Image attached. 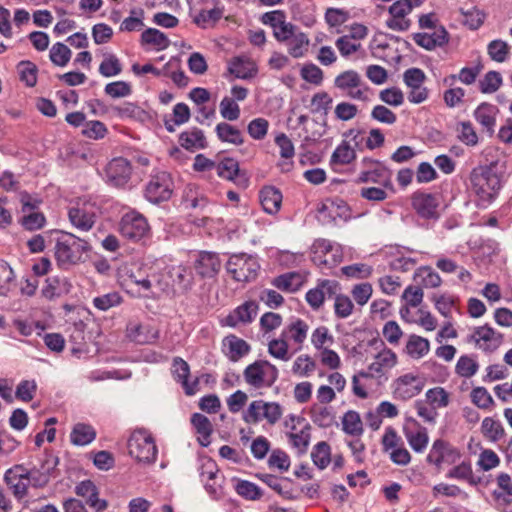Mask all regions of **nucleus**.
<instances>
[{"label": "nucleus", "instance_id": "53", "mask_svg": "<svg viewBox=\"0 0 512 512\" xmlns=\"http://www.w3.org/2000/svg\"><path fill=\"white\" fill-rule=\"evenodd\" d=\"M269 123L264 118L253 119L247 127L249 135L255 140L263 139L268 131Z\"/></svg>", "mask_w": 512, "mask_h": 512}, {"label": "nucleus", "instance_id": "27", "mask_svg": "<svg viewBox=\"0 0 512 512\" xmlns=\"http://www.w3.org/2000/svg\"><path fill=\"white\" fill-rule=\"evenodd\" d=\"M361 84V76L355 70L344 71L334 80L335 87L343 91H350L352 89L359 88Z\"/></svg>", "mask_w": 512, "mask_h": 512}, {"label": "nucleus", "instance_id": "22", "mask_svg": "<svg viewBox=\"0 0 512 512\" xmlns=\"http://www.w3.org/2000/svg\"><path fill=\"white\" fill-rule=\"evenodd\" d=\"M498 489L493 491L494 499L501 505H510L512 503V480L506 473H501L497 477Z\"/></svg>", "mask_w": 512, "mask_h": 512}, {"label": "nucleus", "instance_id": "52", "mask_svg": "<svg viewBox=\"0 0 512 512\" xmlns=\"http://www.w3.org/2000/svg\"><path fill=\"white\" fill-rule=\"evenodd\" d=\"M268 352L270 355L283 361H288V343L284 339H273L268 344Z\"/></svg>", "mask_w": 512, "mask_h": 512}, {"label": "nucleus", "instance_id": "3", "mask_svg": "<svg viewBox=\"0 0 512 512\" xmlns=\"http://www.w3.org/2000/svg\"><path fill=\"white\" fill-rule=\"evenodd\" d=\"M225 268L235 281L247 283L257 278L260 264L253 255L236 253L230 255Z\"/></svg>", "mask_w": 512, "mask_h": 512}, {"label": "nucleus", "instance_id": "59", "mask_svg": "<svg viewBox=\"0 0 512 512\" xmlns=\"http://www.w3.org/2000/svg\"><path fill=\"white\" fill-rule=\"evenodd\" d=\"M268 465L269 467H277L281 471H287L290 467V458L283 450L275 449L268 459Z\"/></svg>", "mask_w": 512, "mask_h": 512}, {"label": "nucleus", "instance_id": "58", "mask_svg": "<svg viewBox=\"0 0 512 512\" xmlns=\"http://www.w3.org/2000/svg\"><path fill=\"white\" fill-rule=\"evenodd\" d=\"M409 445L415 452H422L428 444V435L425 428L417 433H406Z\"/></svg>", "mask_w": 512, "mask_h": 512}, {"label": "nucleus", "instance_id": "28", "mask_svg": "<svg viewBox=\"0 0 512 512\" xmlns=\"http://www.w3.org/2000/svg\"><path fill=\"white\" fill-rule=\"evenodd\" d=\"M430 343L426 338L411 335L406 344V352L412 358L419 359L429 352Z\"/></svg>", "mask_w": 512, "mask_h": 512}, {"label": "nucleus", "instance_id": "10", "mask_svg": "<svg viewBox=\"0 0 512 512\" xmlns=\"http://www.w3.org/2000/svg\"><path fill=\"white\" fill-rule=\"evenodd\" d=\"M148 231L147 220L142 215L126 214L120 222V232L134 241L140 240Z\"/></svg>", "mask_w": 512, "mask_h": 512}, {"label": "nucleus", "instance_id": "11", "mask_svg": "<svg viewBox=\"0 0 512 512\" xmlns=\"http://www.w3.org/2000/svg\"><path fill=\"white\" fill-rule=\"evenodd\" d=\"M221 262L218 254L202 251L195 262V270L202 278L214 277L220 270Z\"/></svg>", "mask_w": 512, "mask_h": 512}, {"label": "nucleus", "instance_id": "43", "mask_svg": "<svg viewBox=\"0 0 512 512\" xmlns=\"http://www.w3.org/2000/svg\"><path fill=\"white\" fill-rule=\"evenodd\" d=\"M108 130L105 124L98 120H92L85 123L82 134L90 139L98 140L105 137Z\"/></svg>", "mask_w": 512, "mask_h": 512}, {"label": "nucleus", "instance_id": "25", "mask_svg": "<svg viewBox=\"0 0 512 512\" xmlns=\"http://www.w3.org/2000/svg\"><path fill=\"white\" fill-rule=\"evenodd\" d=\"M255 476L259 480H261L263 483H265L268 487L273 489L281 497L288 499V500H295L298 498L297 495L293 494L292 490L286 489L281 484V479L279 477L272 475V474H265V473H257Z\"/></svg>", "mask_w": 512, "mask_h": 512}, {"label": "nucleus", "instance_id": "48", "mask_svg": "<svg viewBox=\"0 0 512 512\" xmlns=\"http://www.w3.org/2000/svg\"><path fill=\"white\" fill-rule=\"evenodd\" d=\"M353 303L346 295H336L334 303V311L337 318L343 319L351 315L353 311Z\"/></svg>", "mask_w": 512, "mask_h": 512}, {"label": "nucleus", "instance_id": "7", "mask_svg": "<svg viewBox=\"0 0 512 512\" xmlns=\"http://www.w3.org/2000/svg\"><path fill=\"white\" fill-rule=\"evenodd\" d=\"M107 183L113 187H124L130 180L132 167L130 162L118 157L112 159L105 169Z\"/></svg>", "mask_w": 512, "mask_h": 512}, {"label": "nucleus", "instance_id": "15", "mask_svg": "<svg viewBox=\"0 0 512 512\" xmlns=\"http://www.w3.org/2000/svg\"><path fill=\"white\" fill-rule=\"evenodd\" d=\"M217 174L227 180L233 181L239 179V183L246 185L248 178L245 172L239 168V163L233 158H224L216 165Z\"/></svg>", "mask_w": 512, "mask_h": 512}, {"label": "nucleus", "instance_id": "26", "mask_svg": "<svg viewBox=\"0 0 512 512\" xmlns=\"http://www.w3.org/2000/svg\"><path fill=\"white\" fill-rule=\"evenodd\" d=\"M342 430L351 436H360L363 433V424L358 412L347 411L342 418Z\"/></svg>", "mask_w": 512, "mask_h": 512}, {"label": "nucleus", "instance_id": "45", "mask_svg": "<svg viewBox=\"0 0 512 512\" xmlns=\"http://www.w3.org/2000/svg\"><path fill=\"white\" fill-rule=\"evenodd\" d=\"M482 430L491 441H497L504 435V429L499 421L492 418H485L482 421Z\"/></svg>", "mask_w": 512, "mask_h": 512}, {"label": "nucleus", "instance_id": "13", "mask_svg": "<svg viewBox=\"0 0 512 512\" xmlns=\"http://www.w3.org/2000/svg\"><path fill=\"white\" fill-rule=\"evenodd\" d=\"M282 193L274 186H265L259 192L263 210L271 215L278 213L282 204Z\"/></svg>", "mask_w": 512, "mask_h": 512}, {"label": "nucleus", "instance_id": "57", "mask_svg": "<svg viewBox=\"0 0 512 512\" xmlns=\"http://www.w3.org/2000/svg\"><path fill=\"white\" fill-rule=\"evenodd\" d=\"M14 279L15 273L11 266L5 260L0 259V288L3 290L2 294L10 290V285Z\"/></svg>", "mask_w": 512, "mask_h": 512}, {"label": "nucleus", "instance_id": "55", "mask_svg": "<svg viewBox=\"0 0 512 512\" xmlns=\"http://www.w3.org/2000/svg\"><path fill=\"white\" fill-rule=\"evenodd\" d=\"M301 77L314 85H320L323 81V71L315 64H306L301 69Z\"/></svg>", "mask_w": 512, "mask_h": 512}, {"label": "nucleus", "instance_id": "61", "mask_svg": "<svg viewBox=\"0 0 512 512\" xmlns=\"http://www.w3.org/2000/svg\"><path fill=\"white\" fill-rule=\"evenodd\" d=\"M111 111L115 113L118 117H128V118H139L143 113L136 104L131 102H126L122 106H112Z\"/></svg>", "mask_w": 512, "mask_h": 512}, {"label": "nucleus", "instance_id": "46", "mask_svg": "<svg viewBox=\"0 0 512 512\" xmlns=\"http://www.w3.org/2000/svg\"><path fill=\"white\" fill-rule=\"evenodd\" d=\"M221 116L229 121H235L240 117V108L234 99L224 97L220 102Z\"/></svg>", "mask_w": 512, "mask_h": 512}, {"label": "nucleus", "instance_id": "18", "mask_svg": "<svg viewBox=\"0 0 512 512\" xmlns=\"http://www.w3.org/2000/svg\"><path fill=\"white\" fill-rule=\"evenodd\" d=\"M71 284L67 278L59 276L48 277L46 279V286L42 289V295L52 300L55 297H59L63 293L70 291Z\"/></svg>", "mask_w": 512, "mask_h": 512}, {"label": "nucleus", "instance_id": "40", "mask_svg": "<svg viewBox=\"0 0 512 512\" xmlns=\"http://www.w3.org/2000/svg\"><path fill=\"white\" fill-rule=\"evenodd\" d=\"M72 52L63 43L57 42L50 49V60L56 66L64 67L70 61Z\"/></svg>", "mask_w": 512, "mask_h": 512}, {"label": "nucleus", "instance_id": "14", "mask_svg": "<svg viewBox=\"0 0 512 512\" xmlns=\"http://www.w3.org/2000/svg\"><path fill=\"white\" fill-rule=\"evenodd\" d=\"M257 309L258 305L254 301H247L226 317V324L236 327L239 322L250 323L256 316Z\"/></svg>", "mask_w": 512, "mask_h": 512}, {"label": "nucleus", "instance_id": "39", "mask_svg": "<svg viewBox=\"0 0 512 512\" xmlns=\"http://www.w3.org/2000/svg\"><path fill=\"white\" fill-rule=\"evenodd\" d=\"M21 226L27 231H35L44 227L46 218L42 212L31 211L24 213V216L19 220Z\"/></svg>", "mask_w": 512, "mask_h": 512}, {"label": "nucleus", "instance_id": "41", "mask_svg": "<svg viewBox=\"0 0 512 512\" xmlns=\"http://www.w3.org/2000/svg\"><path fill=\"white\" fill-rule=\"evenodd\" d=\"M223 16V8L214 7L211 10H201L194 18V23L202 28H206L207 25H214Z\"/></svg>", "mask_w": 512, "mask_h": 512}, {"label": "nucleus", "instance_id": "44", "mask_svg": "<svg viewBox=\"0 0 512 512\" xmlns=\"http://www.w3.org/2000/svg\"><path fill=\"white\" fill-rule=\"evenodd\" d=\"M104 91L112 98H123L131 95L132 88L128 82L116 81L106 84Z\"/></svg>", "mask_w": 512, "mask_h": 512}, {"label": "nucleus", "instance_id": "2", "mask_svg": "<svg viewBox=\"0 0 512 512\" xmlns=\"http://www.w3.org/2000/svg\"><path fill=\"white\" fill-rule=\"evenodd\" d=\"M486 162L485 169L482 168V180L485 181L482 183V202L491 203L501 188L506 172V161L500 154L489 160L486 154Z\"/></svg>", "mask_w": 512, "mask_h": 512}, {"label": "nucleus", "instance_id": "50", "mask_svg": "<svg viewBox=\"0 0 512 512\" xmlns=\"http://www.w3.org/2000/svg\"><path fill=\"white\" fill-rule=\"evenodd\" d=\"M478 363L468 356H461L456 364V373L462 377L469 378L478 371Z\"/></svg>", "mask_w": 512, "mask_h": 512}, {"label": "nucleus", "instance_id": "42", "mask_svg": "<svg viewBox=\"0 0 512 512\" xmlns=\"http://www.w3.org/2000/svg\"><path fill=\"white\" fill-rule=\"evenodd\" d=\"M289 53L294 58H299L304 55V51L306 50V47L309 45V39L304 33H298L294 34L292 38L289 39Z\"/></svg>", "mask_w": 512, "mask_h": 512}, {"label": "nucleus", "instance_id": "23", "mask_svg": "<svg viewBox=\"0 0 512 512\" xmlns=\"http://www.w3.org/2000/svg\"><path fill=\"white\" fill-rule=\"evenodd\" d=\"M224 345H227L229 348L228 357L232 362H237L250 352V345L235 335L225 337Z\"/></svg>", "mask_w": 512, "mask_h": 512}, {"label": "nucleus", "instance_id": "33", "mask_svg": "<svg viewBox=\"0 0 512 512\" xmlns=\"http://www.w3.org/2000/svg\"><path fill=\"white\" fill-rule=\"evenodd\" d=\"M311 458L319 469H325L331 461V449L329 444L325 441L317 443L311 452Z\"/></svg>", "mask_w": 512, "mask_h": 512}, {"label": "nucleus", "instance_id": "30", "mask_svg": "<svg viewBox=\"0 0 512 512\" xmlns=\"http://www.w3.org/2000/svg\"><path fill=\"white\" fill-rule=\"evenodd\" d=\"M272 285L282 291L294 292L301 285L300 274L297 272H288L275 277Z\"/></svg>", "mask_w": 512, "mask_h": 512}, {"label": "nucleus", "instance_id": "49", "mask_svg": "<svg viewBox=\"0 0 512 512\" xmlns=\"http://www.w3.org/2000/svg\"><path fill=\"white\" fill-rule=\"evenodd\" d=\"M264 401L256 400L250 403L248 409L243 414V420L246 423H258L263 417Z\"/></svg>", "mask_w": 512, "mask_h": 512}, {"label": "nucleus", "instance_id": "38", "mask_svg": "<svg viewBox=\"0 0 512 512\" xmlns=\"http://www.w3.org/2000/svg\"><path fill=\"white\" fill-rule=\"evenodd\" d=\"M122 72L120 60L114 54H105L99 65V73L104 77H113Z\"/></svg>", "mask_w": 512, "mask_h": 512}, {"label": "nucleus", "instance_id": "31", "mask_svg": "<svg viewBox=\"0 0 512 512\" xmlns=\"http://www.w3.org/2000/svg\"><path fill=\"white\" fill-rule=\"evenodd\" d=\"M487 54L492 61L503 63L509 57L510 46L501 39L493 40L487 45Z\"/></svg>", "mask_w": 512, "mask_h": 512}, {"label": "nucleus", "instance_id": "37", "mask_svg": "<svg viewBox=\"0 0 512 512\" xmlns=\"http://www.w3.org/2000/svg\"><path fill=\"white\" fill-rule=\"evenodd\" d=\"M141 42L143 44H151L158 49H166L170 45V41L167 36L155 28H148L141 34Z\"/></svg>", "mask_w": 512, "mask_h": 512}, {"label": "nucleus", "instance_id": "32", "mask_svg": "<svg viewBox=\"0 0 512 512\" xmlns=\"http://www.w3.org/2000/svg\"><path fill=\"white\" fill-rule=\"evenodd\" d=\"M312 421L321 428H328L333 425L335 417L331 408L313 405L310 408Z\"/></svg>", "mask_w": 512, "mask_h": 512}, {"label": "nucleus", "instance_id": "34", "mask_svg": "<svg viewBox=\"0 0 512 512\" xmlns=\"http://www.w3.org/2000/svg\"><path fill=\"white\" fill-rule=\"evenodd\" d=\"M17 70L20 80L26 86L34 87L36 85L38 68L33 62L29 60L20 61L17 65Z\"/></svg>", "mask_w": 512, "mask_h": 512}, {"label": "nucleus", "instance_id": "21", "mask_svg": "<svg viewBox=\"0 0 512 512\" xmlns=\"http://www.w3.org/2000/svg\"><path fill=\"white\" fill-rule=\"evenodd\" d=\"M96 438L95 429L85 423H77L74 425L70 434L72 444L76 446H85L90 444Z\"/></svg>", "mask_w": 512, "mask_h": 512}, {"label": "nucleus", "instance_id": "64", "mask_svg": "<svg viewBox=\"0 0 512 512\" xmlns=\"http://www.w3.org/2000/svg\"><path fill=\"white\" fill-rule=\"evenodd\" d=\"M335 45L343 57L350 56L352 53L358 51L361 47L360 43L352 41V39L347 35L339 37L336 40Z\"/></svg>", "mask_w": 512, "mask_h": 512}, {"label": "nucleus", "instance_id": "60", "mask_svg": "<svg viewBox=\"0 0 512 512\" xmlns=\"http://www.w3.org/2000/svg\"><path fill=\"white\" fill-rule=\"evenodd\" d=\"M379 98L388 105L400 106L404 102V95L399 88L392 87L380 92Z\"/></svg>", "mask_w": 512, "mask_h": 512}, {"label": "nucleus", "instance_id": "4", "mask_svg": "<svg viewBox=\"0 0 512 512\" xmlns=\"http://www.w3.org/2000/svg\"><path fill=\"white\" fill-rule=\"evenodd\" d=\"M130 456L138 462L153 463L157 456V447L151 435L145 431L134 432L128 440Z\"/></svg>", "mask_w": 512, "mask_h": 512}, {"label": "nucleus", "instance_id": "20", "mask_svg": "<svg viewBox=\"0 0 512 512\" xmlns=\"http://www.w3.org/2000/svg\"><path fill=\"white\" fill-rule=\"evenodd\" d=\"M68 216L72 225L82 231L90 230L95 223L94 213H89L84 208L73 207Z\"/></svg>", "mask_w": 512, "mask_h": 512}, {"label": "nucleus", "instance_id": "5", "mask_svg": "<svg viewBox=\"0 0 512 512\" xmlns=\"http://www.w3.org/2000/svg\"><path fill=\"white\" fill-rule=\"evenodd\" d=\"M371 164L369 169L363 170L358 176V183L373 182L381 184L384 188L393 190V183L391 180L392 171L387 168L382 162L371 158H364L362 165Z\"/></svg>", "mask_w": 512, "mask_h": 512}, {"label": "nucleus", "instance_id": "56", "mask_svg": "<svg viewBox=\"0 0 512 512\" xmlns=\"http://www.w3.org/2000/svg\"><path fill=\"white\" fill-rule=\"evenodd\" d=\"M502 85V76L497 71H489L482 79V93H493Z\"/></svg>", "mask_w": 512, "mask_h": 512}, {"label": "nucleus", "instance_id": "6", "mask_svg": "<svg viewBox=\"0 0 512 512\" xmlns=\"http://www.w3.org/2000/svg\"><path fill=\"white\" fill-rule=\"evenodd\" d=\"M172 180L166 172H160L152 176L146 185L145 198L153 203L159 204L168 201L172 195Z\"/></svg>", "mask_w": 512, "mask_h": 512}, {"label": "nucleus", "instance_id": "12", "mask_svg": "<svg viewBox=\"0 0 512 512\" xmlns=\"http://www.w3.org/2000/svg\"><path fill=\"white\" fill-rule=\"evenodd\" d=\"M413 40L417 45L426 49L433 50L436 47H442L449 41L448 32L444 27H440L433 34L428 33H414Z\"/></svg>", "mask_w": 512, "mask_h": 512}, {"label": "nucleus", "instance_id": "47", "mask_svg": "<svg viewBox=\"0 0 512 512\" xmlns=\"http://www.w3.org/2000/svg\"><path fill=\"white\" fill-rule=\"evenodd\" d=\"M349 12L340 9L330 7L325 12V21L330 27H338L345 23L349 19Z\"/></svg>", "mask_w": 512, "mask_h": 512}, {"label": "nucleus", "instance_id": "17", "mask_svg": "<svg viewBox=\"0 0 512 512\" xmlns=\"http://www.w3.org/2000/svg\"><path fill=\"white\" fill-rule=\"evenodd\" d=\"M179 143L181 147L189 151L203 149L207 145L204 133L199 128H193L191 131L182 132L179 135Z\"/></svg>", "mask_w": 512, "mask_h": 512}, {"label": "nucleus", "instance_id": "62", "mask_svg": "<svg viewBox=\"0 0 512 512\" xmlns=\"http://www.w3.org/2000/svg\"><path fill=\"white\" fill-rule=\"evenodd\" d=\"M310 424H306L299 433H290L289 438L293 446L297 447L300 451L305 452L310 441Z\"/></svg>", "mask_w": 512, "mask_h": 512}, {"label": "nucleus", "instance_id": "29", "mask_svg": "<svg viewBox=\"0 0 512 512\" xmlns=\"http://www.w3.org/2000/svg\"><path fill=\"white\" fill-rule=\"evenodd\" d=\"M356 158L355 150L343 141L332 153L330 164L333 165H347Z\"/></svg>", "mask_w": 512, "mask_h": 512}, {"label": "nucleus", "instance_id": "8", "mask_svg": "<svg viewBox=\"0 0 512 512\" xmlns=\"http://www.w3.org/2000/svg\"><path fill=\"white\" fill-rule=\"evenodd\" d=\"M411 205L421 218L434 220L439 218L437 211L439 201L434 194L414 192L411 196Z\"/></svg>", "mask_w": 512, "mask_h": 512}, {"label": "nucleus", "instance_id": "35", "mask_svg": "<svg viewBox=\"0 0 512 512\" xmlns=\"http://www.w3.org/2000/svg\"><path fill=\"white\" fill-rule=\"evenodd\" d=\"M235 491L246 500H259L263 496V491L253 482L247 480H237Z\"/></svg>", "mask_w": 512, "mask_h": 512}, {"label": "nucleus", "instance_id": "63", "mask_svg": "<svg viewBox=\"0 0 512 512\" xmlns=\"http://www.w3.org/2000/svg\"><path fill=\"white\" fill-rule=\"evenodd\" d=\"M36 389L37 386L34 381L23 380L17 386L15 396L19 400L29 402L33 399Z\"/></svg>", "mask_w": 512, "mask_h": 512}, {"label": "nucleus", "instance_id": "16", "mask_svg": "<svg viewBox=\"0 0 512 512\" xmlns=\"http://www.w3.org/2000/svg\"><path fill=\"white\" fill-rule=\"evenodd\" d=\"M265 365H269V361L257 360L248 365L243 372L245 381L255 388L263 387L266 375L264 371Z\"/></svg>", "mask_w": 512, "mask_h": 512}, {"label": "nucleus", "instance_id": "51", "mask_svg": "<svg viewBox=\"0 0 512 512\" xmlns=\"http://www.w3.org/2000/svg\"><path fill=\"white\" fill-rule=\"evenodd\" d=\"M122 297L117 292L108 293L95 297L93 300L94 306L101 310L106 311L111 307L117 306L121 303Z\"/></svg>", "mask_w": 512, "mask_h": 512}, {"label": "nucleus", "instance_id": "36", "mask_svg": "<svg viewBox=\"0 0 512 512\" xmlns=\"http://www.w3.org/2000/svg\"><path fill=\"white\" fill-rule=\"evenodd\" d=\"M482 342V349L492 352L502 344L503 335L485 324L482 326Z\"/></svg>", "mask_w": 512, "mask_h": 512}, {"label": "nucleus", "instance_id": "9", "mask_svg": "<svg viewBox=\"0 0 512 512\" xmlns=\"http://www.w3.org/2000/svg\"><path fill=\"white\" fill-rule=\"evenodd\" d=\"M411 12L409 0H397L389 7L390 18L386 21L387 27L396 31H407L411 20L405 18Z\"/></svg>", "mask_w": 512, "mask_h": 512}, {"label": "nucleus", "instance_id": "24", "mask_svg": "<svg viewBox=\"0 0 512 512\" xmlns=\"http://www.w3.org/2000/svg\"><path fill=\"white\" fill-rule=\"evenodd\" d=\"M215 131L217 137L222 142H228L234 145H241L244 143L242 132L229 123L221 122L217 124Z\"/></svg>", "mask_w": 512, "mask_h": 512}, {"label": "nucleus", "instance_id": "19", "mask_svg": "<svg viewBox=\"0 0 512 512\" xmlns=\"http://www.w3.org/2000/svg\"><path fill=\"white\" fill-rule=\"evenodd\" d=\"M228 70L240 79L252 78L257 72L254 64L242 56L234 57L230 61Z\"/></svg>", "mask_w": 512, "mask_h": 512}, {"label": "nucleus", "instance_id": "54", "mask_svg": "<svg viewBox=\"0 0 512 512\" xmlns=\"http://www.w3.org/2000/svg\"><path fill=\"white\" fill-rule=\"evenodd\" d=\"M371 117L378 122L388 125L394 124L397 120L396 114L383 105H376L371 111Z\"/></svg>", "mask_w": 512, "mask_h": 512}, {"label": "nucleus", "instance_id": "1", "mask_svg": "<svg viewBox=\"0 0 512 512\" xmlns=\"http://www.w3.org/2000/svg\"><path fill=\"white\" fill-rule=\"evenodd\" d=\"M87 241L67 232L57 239L55 245V259L61 269H69L80 262H83V254L90 250Z\"/></svg>", "mask_w": 512, "mask_h": 512}]
</instances>
